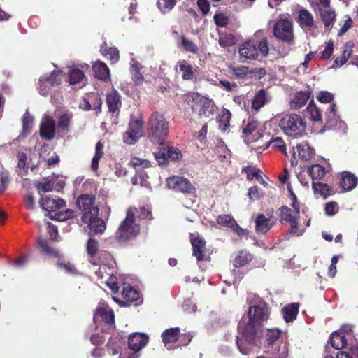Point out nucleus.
I'll use <instances>...</instances> for the list:
<instances>
[{"label": "nucleus", "instance_id": "nucleus-18", "mask_svg": "<svg viewBox=\"0 0 358 358\" xmlns=\"http://www.w3.org/2000/svg\"><path fill=\"white\" fill-rule=\"evenodd\" d=\"M39 203L43 210L48 212H54L66 206V201L57 196L55 198L50 196L41 197Z\"/></svg>", "mask_w": 358, "mask_h": 358}, {"label": "nucleus", "instance_id": "nucleus-57", "mask_svg": "<svg viewBox=\"0 0 358 358\" xmlns=\"http://www.w3.org/2000/svg\"><path fill=\"white\" fill-rule=\"evenodd\" d=\"M10 182L9 172L3 169L0 172V194H3Z\"/></svg>", "mask_w": 358, "mask_h": 358}, {"label": "nucleus", "instance_id": "nucleus-30", "mask_svg": "<svg viewBox=\"0 0 358 358\" xmlns=\"http://www.w3.org/2000/svg\"><path fill=\"white\" fill-rule=\"evenodd\" d=\"M299 305L296 303H292L282 309L283 318L286 322H291L294 321L299 313Z\"/></svg>", "mask_w": 358, "mask_h": 358}, {"label": "nucleus", "instance_id": "nucleus-62", "mask_svg": "<svg viewBox=\"0 0 358 358\" xmlns=\"http://www.w3.org/2000/svg\"><path fill=\"white\" fill-rule=\"evenodd\" d=\"M219 86L228 92L236 91L238 88V85L235 82H229L226 80H220Z\"/></svg>", "mask_w": 358, "mask_h": 358}, {"label": "nucleus", "instance_id": "nucleus-24", "mask_svg": "<svg viewBox=\"0 0 358 358\" xmlns=\"http://www.w3.org/2000/svg\"><path fill=\"white\" fill-rule=\"evenodd\" d=\"M99 318L110 326L115 324L114 313L111 309L101 306L98 307L94 315V321L96 322Z\"/></svg>", "mask_w": 358, "mask_h": 358}, {"label": "nucleus", "instance_id": "nucleus-53", "mask_svg": "<svg viewBox=\"0 0 358 358\" xmlns=\"http://www.w3.org/2000/svg\"><path fill=\"white\" fill-rule=\"evenodd\" d=\"M307 111L310 118L314 121H319L322 119V113L320 110L316 106L313 101H311L307 107Z\"/></svg>", "mask_w": 358, "mask_h": 358}, {"label": "nucleus", "instance_id": "nucleus-54", "mask_svg": "<svg viewBox=\"0 0 358 358\" xmlns=\"http://www.w3.org/2000/svg\"><path fill=\"white\" fill-rule=\"evenodd\" d=\"M72 117L73 116L71 113H64L61 115L57 123L58 128L62 131H67L69 130V127Z\"/></svg>", "mask_w": 358, "mask_h": 358}, {"label": "nucleus", "instance_id": "nucleus-59", "mask_svg": "<svg viewBox=\"0 0 358 358\" xmlns=\"http://www.w3.org/2000/svg\"><path fill=\"white\" fill-rule=\"evenodd\" d=\"M137 220H144V219H152V213L151 211L145 208V206H142L140 208H136L135 213V221Z\"/></svg>", "mask_w": 358, "mask_h": 358}, {"label": "nucleus", "instance_id": "nucleus-13", "mask_svg": "<svg viewBox=\"0 0 358 358\" xmlns=\"http://www.w3.org/2000/svg\"><path fill=\"white\" fill-rule=\"evenodd\" d=\"M143 121L140 119L131 120L127 131L123 136L124 142L134 144L141 136Z\"/></svg>", "mask_w": 358, "mask_h": 358}, {"label": "nucleus", "instance_id": "nucleus-40", "mask_svg": "<svg viewBox=\"0 0 358 358\" xmlns=\"http://www.w3.org/2000/svg\"><path fill=\"white\" fill-rule=\"evenodd\" d=\"M180 43L179 44V47L193 54H197L199 52V48L193 41L187 38L184 35L180 36Z\"/></svg>", "mask_w": 358, "mask_h": 358}, {"label": "nucleus", "instance_id": "nucleus-12", "mask_svg": "<svg viewBox=\"0 0 358 358\" xmlns=\"http://www.w3.org/2000/svg\"><path fill=\"white\" fill-rule=\"evenodd\" d=\"M266 212L267 217L264 214H259L255 220L256 231L262 235L267 234L277 222L273 208H268Z\"/></svg>", "mask_w": 358, "mask_h": 358}, {"label": "nucleus", "instance_id": "nucleus-1", "mask_svg": "<svg viewBox=\"0 0 358 358\" xmlns=\"http://www.w3.org/2000/svg\"><path fill=\"white\" fill-rule=\"evenodd\" d=\"M238 329L240 336L236 337L237 347L242 354L248 355L257 342L261 343L262 327L248 320L247 322L241 321Z\"/></svg>", "mask_w": 358, "mask_h": 358}, {"label": "nucleus", "instance_id": "nucleus-61", "mask_svg": "<svg viewBox=\"0 0 358 358\" xmlns=\"http://www.w3.org/2000/svg\"><path fill=\"white\" fill-rule=\"evenodd\" d=\"M33 124V117L29 113H26L24 114L22 117V128L24 133H28L30 131V129Z\"/></svg>", "mask_w": 358, "mask_h": 358}, {"label": "nucleus", "instance_id": "nucleus-14", "mask_svg": "<svg viewBox=\"0 0 358 358\" xmlns=\"http://www.w3.org/2000/svg\"><path fill=\"white\" fill-rule=\"evenodd\" d=\"M182 155L180 150L175 147L161 148L159 151L155 152V157L159 164H166L169 159L172 161L178 160Z\"/></svg>", "mask_w": 358, "mask_h": 358}, {"label": "nucleus", "instance_id": "nucleus-15", "mask_svg": "<svg viewBox=\"0 0 358 358\" xmlns=\"http://www.w3.org/2000/svg\"><path fill=\"white\" fill-rule=\"evenodd\" d=\"M243 134L248 141H256L262 135L259 131V122L253 117H249L248 120H244Z\"/></svg>", "mask_w": 358, "mask_h": 358}, {"label": "nucleus", "instance_id": "nucleus-9", "mask_svg": "<svg viewBox=\"0 0 358 358\" xmlns=\"http://www.w3.org/2000/svg\"><path fill=\"white\" fill-rule=\"evenodd\" d=\"M274 36L282 41L291 44L294 41L293 24L287 19L278 20L273 27Z\"/></svg>", "mask_w": 358, "mask_h": 358}, {"label": "nucleus", "instance_id": "nucleus-3", "mask_svg": "<svg viewBox=\"0 0 358 358\" xmlns=\"http://www.w3.org/2000/svg\"><path fill=\"white\" fill-rule=\"evenodd\" d=\"M184 101L192 109L193 113L200 117H208L215 113L217 107L209 98L202 96L199 93L190 92L184 96Z\"/></svg>", "mask_w": 358, "mask_h": 358}, {"label": "nucleus", "instance_id": "nucleus-52", "mask_svg": "<svg viewBox=\"0 0 358 358\" xmlns=\"http://www.w3.org/2000/svg\"><path fill=\"white\" fill-rule=\"evenodd\" d=\"M252 260V255L248 252L241 251L234 259L236 267H242L248 264Z\"/></svg>", "mask_w": 358, "mask_h": 358}, {"label": "nucleus", "instance_id": "nucleus-31", "mask_svg": "<svg viewBox=\"0 0 358 358\" xmlns=\"http://www.w3.org/2000/svg\"><path fill=\"white\" fill-rule=\"evenodd\" d=\"M122 296L125 300L124 303L137 301L140 298L139 292L130 285L124 287Z\"/></svg>", "mask_w": 358, "mask_h": 358}, {"label": "nucleus", "instance_id": "nucleus-48", "mask_svg": "<svg viewBox=\"0 0 358 358\" xmlns=\"http://www.w3.org/2000/svg\"><path fill=\"white\" fill-rule=\"evenodd\" d=\"M241 173L246 174V178L248 180H252L253 178H255L257 180H259V178H260V173L262 171L258 168L248 165L242 169Z\"/></svg>", "mask_w": 358, "mask_h": 358}, {"label": "nucleus", "instance_id": "nucleus-56", "mask_svg": "<svg viewBox=\"0 0 358 358\" xmlns=\"http://www.w3.org/2000/svg\"><path fill=\"white\" fill-rule=\"evenodd\" d=\"M334 52V42L329 41L326 43L323 51L320 52L318 57L320 59L326 60L331 58Z\"/></svg>", "mask_w": 358, "mask_h": 358}, {"label": "nucleus", "instance_id": "nucleus-43", "mask_svg": "<svg viewBox=\"0 0 358 358\" xmlns=\"http://www.w3.org/2000/svg\"><path fill=\"white\" fill-rule=\"evenodd\" d=\"M90 226L91 231L94 234H102L106 229V224L101 218H99L98 216L87 223Z\"/></svg>", "mask_w": 358, "mask_h": 358}, {"label": "nucleus", "instance_id": "nucleus-22", "mask_svg": "<svg viewBox=\"0 0 358 358\" xmlns=\"http://www.w3.org/2000/svg\"><path fill=\"white\" fill-rule=\"evenodd\" d=\"M358 183V178L355 174L349 171H343L340 173V187L344 191L352 190Z\"/></svg>", "mask_w": 358, "mask_h": 358}, {"label": "nucleus", "instance_id": "nucleus-35", "mask_svg": "<svg viewBox=\"0 0 358 358\" xmlns=\"http://www.w3.org/2000/svg\"><path fill=\"white\" fill-rule=\"evenodd\" d=\"M37 246L40 248L41 251L45 255H48L55 257L59 256V250L50 246L48 242L46 240L38 238L37 240Z\"/></svg>", "mask_w": 358, "mask_h": 358}, {"label": "nucleus", "instance_id": "nucleus-10", "mask_svg": "<svg viewBox=\"0 0 358 358\" xmlns=\"http://www.w3.org/2000/svg\"><path fill=\"white\" fill-rule=\"evenodd\" d=\"M61 71H52L49 75L41 76L38 80V92L41 96H47L52 88L61 85Z\"/></svg>", "mask_w": 358, "mask_h": 358}, {"label": "nucleus", "instance_id": "nucleus-32", "mask_svg": "<svg viewBox=\"0 0 358 358\" xmlns=\"http://www.w3.org/2000/svg\"><path fill=\"white\" fill-rule=\"evenodd\" d=\"M321 20L324 23L325 28H329L335 21L336 14L334 10L329 8H320Z\"/></svg>", "mask_w": 358, "mask_h": 358}, {"label": "nucleus", "instance_id": "nucleus-37", "mask_svg": "<svg viewBox=\"0 0 358 358\" xmlns=\"http://www.w3.org/2000/svg\"><path fill=\"white\" fill-rule=\"evenodd\" d=\"M266 101V93L264 89L259 90L252 101V108L259 110L264 106Z\"/></svg>", "mask_w": 358, "mask_h": 358}, {"label": "nucleus", "instance_id": "nucleus-34", "mask_svg": "<svg viewBox=\"0 0 358 358\" xmlns=\"http://www.w3.org/2000/svg\"><path fill=\"white\" fill-rule=\"evenodd\" d=\"M104 145L101 141H98L96 144L95 154L92 159L91 169L93 171H96L99 169V162L103 156Z\"/></svg>", "mask_w": 358, "mask_h": 358}, {"label": "nucleus", "instance_id": "nucleus-46", "mask_svg": "<svg viewBox=\"0 0 358 358\" xmlns=\"http://www.w3.org/2000/svg\"><path fill=\"white\" fill-rule=\"evenodd\" d=\"M272 147L284 154H286V144L281 137L272 138L268 143H266L265 149Z\"/></svg>", "mask_w": 358, "mask_h": 358}, {"label": "nucleus", "instance_id": "nucleus-47", "mask_svg": "<svg viewBox=\"0 0 358 358\" xmlns=\"http://www.w3.org/2000/svg\"><path fill=\"white\" fill-rule=\"evenodd\" d=\"M278 211L281 221L289 222L297 217V215L294 214V211L292 213L291 208L286 206L280 207Z\"/></svg>", "mask_w": 358, "mask_h": 358}, {"label": "nucleus", "instance_id": "nucleus-29", "mask_svg": "<svg viewBox=\"0 0 358 358\" xmlns=\"http://www.w3.org/2000/svg\"><path fill=\"white\" fill-rule=\"evenodd\" d=\"M180 336V328L173 327L164 330L162 333V339L165 345L169 343H174L178 341Z\"/></svg>", "mask_w": 358, "mask_h": 358}, {"label": "nucleus", "instance_id": "nucleus-64", "mask_svg": "<svg viewBox=\"0 0 358 358\" xmlns=\"http://www.w3.org/2000/svg\"><path fill=\"white\" fill-rule=\"evenodd\" d=\"M325 213L328 216H333L338 211V206L334 201L328 202L325 205Z\"/></svg>", "mask_w": 358, "mask_h": 358}, {"label": "nucleus", "instance_id": "nucleus-4", "mask_svg": "<svg viewBox=\"0 0 358 358\" xmlns=\"http://www.w3.org/2000/svg\"><path fill=\"white\" fill-rule=\"evenodd\" d=\"M136 207H129L125 219L120 223L115 232L117 241L124 243L134 239L140 233V224L135 221Z\"/></svg>", "mask_w": 358, "mask_h": 358}, {"label": "nucleus", "instance_id": "nucleus-58", "mask_svg": "<svg viewBox=\"0 0 358 358\" xmlns=\"http://www.w3.org/2000/svg\"><path fill=\"white\" fill-rule=\"evenodd\" d=\"M176 3V0H158L157 6L162 13L170 11Z\"/></svg>", "mask_w": 358, "mask_h": 358}, {"label": "nucleus", "instance_id": "nucleus-17", "mask_svg": "<svg viewBox=\"0 0 358 358\" xmlns=\"http://www.w3.org/2000/svg\"><path fill=\"white\" fill-rule=\"evenodd\" d=\"M40 136L42 138L50 141L55 137V122L52 117L46 116L40 125Z\"/></svg>", "mask_w": 358, "mask_h": 358}, {"label": "nucleus", "instance_id": "nucleus-25", "mask_svg": "<svg viewBox=\"0 0 358 358\" xmlns=\"http://www.w3.org/2000/svg\"><path fill=\"white\" fill-rule=\"evenodd\" d=\"M311 93L308 90L296 92L292 99L289 105L293 109H299L303 107L310 99Z\"/></svg>", "mask_w": 358, "mask_h": 358}, {"label": "nucleus", "instance_id": "nucleus-38", "mask_svg": "<svg viewBox=\"0 0 358 358\" xmlns=\"http://www.w3.org/2000/svg\"><path fill=\"white\" fill-rule=\"evenodd\" d=\"M282 331L277 328L268 329L265 334V342L269 347L273 345L281 336Z\"/></svg>", "mask_w": 358, "mask_h": 358}, {"label": "nucleus", "instance_id": "nucleus-51", "mask_svg": "<svg viewBox=\"0 0 358 358\" xmlns=\"http://www.w3.org/2000/svg\"><path fill=\"white\" fill-rule=\"evenodd\" d=\"M17 171H22L23 174H27L28 171V166L27 165V154L22 152H19L17 154Z\"/></svg>", "mask_w": 358, "mask_h": 358}, {"label": "nucleus", "instance_id": "nucleus-11", "mask_svg": "<svg viewBox=\"0 0 358 358\" xmlns=\"http://www.w3.org/2000/svg\"><path fill=\"white\" fill-rule=\"evenodd\" d=\"M269 308L263 301H259L256 304L250 306L248 310V318L252 322L262 327L264 322L269 317Z\"/></svg>", "mask_w": 358, "mask_h": 358}, {"label": "nucleus", "instance_id": "nucleus-27", "mask_svg": "<svg viewBox=\"0 0 358 358\" xmlns=\"http://www.w3.org/2000/svg\"><path fill=\"white\" fill-rule=\"evenodd\" d=\"M297 22L302 28H310L314 26L313 15L305 8L299 10Z\"/></svg>", "mask_w": 358, "mask_h": 358}, {"label": "nucleus", "instance_id": "nucleus-33", "mask_svg": "<svg viewBox=\"0 0 358 358\" xmlns=\"http://www.w3.org/2000/svg\"><path fill=\"white\" fill-rule=\"evenodd\" d=\"M296 148L298 155L303 160L308 161L315 154L314 149L306 143H300L297 145Z\"/></svg>", "mask_w": 358, "mask_h": 358}, {"label": "nucleus", "instance_id": "nucleus-26", "mask_svg": "<svg viewBox=\"0 0 358 358\" xmlns=\"http://www.w3.org/2000/svg\"><path fill=\"white\" fill-rule=\"evenodd\" d=\"M100 52L104 57L110 61L111 64H115L120 59L118 49L115 47H109L106 41L101 45Z\"/></svg>", "mask_w": 358, "mask_h": 358}, {"label": "nucleus", "instance_id": "nucleus-36", "mask_svg": "<svg viewBox=\"0 0 358 358\" xmlns=\"http://www.w3.org/2000/svg\"><path fill=\"white\" fill-rule=\"evenodd\" d=\"M180 71L182 72V78L184 80H192L194 77L193 67L185 60L179 61L178 62Z\"/></svg>", "mask_w": 358, "mask_h": 358}, {"label": "nucleus", "instance_id": "nucleus-63", "mask_svg": "<svg viewBox=\"0 0 358 358\" xmlns=\"http://www.w3.org/2000/svg\"><path fill=\"white\" fill-rule=\"evenodd\" d=\"M214 21L217 26L224 27L228 24L229 18L223 13H215L214 15Z\"/></svg>", "mask_w": 358, "mask_h": 358}, {"label": "nucleus", "instance_id": "nucleus-41", "mask_svg": "<svg viewBox=\"0 0 358 358\" xmlns=\"http://www.w3.org/2000/svg\"><path fill=\"white\" fill-rule=\"evenodd\" d=\"M314 192L320 194L324 199L332 194V189L326 183L313 182L312 185Z\"/></svg>", "mask_w": 358, "mask_h": 358}, {"label": "nucleus", "instance_id": "nucleus-5", "mask_svg": "<svg viewBox=\"0 0 358 358\" xmlns=\"http://www.w3.org/2000/svg\"><path fill=\"white\" fill-rule=\"evenodd\" d=\"M268 42L266 38L260 41L248 40L243 43L238 49L241 57L247 59L256 60L259 55L266 57L268 55Z\"/></svg>", "mask_w": 358, "mask_h": 358}, {"label": "nucleus", "instance_id": "nucleus-19", "mask_svg": "<svg viewBox=\"0 0 358 358\" xmlns=\"http://www.w3.org/2000/svg\"><path fill=\"white\" fill-rule=\"evenodd\" d=\"M148 336L142 333H134L128 339V347L134 352H138L148 343Z\"/></svg>", "mask_w": 358, "mask_h": 358}, {"label": "nucleus", "instance_id": "nucleus-42", "mask_svg": "<svg viewBox=\"0 0 358 358\" xmlns=\"http://www.w3.org/2000/svg\"><path fill=\"white\" fill-rule=\"evenodd\" d=\"M330 343L336 350L343 348L346 344L345 335L343 333H333L330 338Z\"/></svg>", "mask_w": 358, "mask_h": 358}, {"label": "nucleus", "instance_id": "nucleus-49", "mask_svg": "<svg viewBox=\"0 0 358 358\" xmlns=\"http://www.w3.org/2000/svg\"><path fill=\"white\" fill-rule=\"evenodd\" d=\"M76 217V213L72 209H66L64 211H60L55 214L52 220L59 222H64L69 219H73Z\"/></svg>", "mask_w": 358, "mask_h": 358}, {"label": "nucleus", "instance_id": "nucleus-50", "mask_svg": "<svg viewBox=\"0 0 358 358\" xmlns=\"http://www.w3.org/2000/svg\"><path fill=\"white\" fill-rule=\"evenodd\" d=\"M230 72L236 78L243 79L250 74L249 67L246 66H240L238 67L229 66Z\"/></svg>", "mask_w": 358, "mask_h": 358}, {"label": "nucleus", "instance_id": "nucleus-16", "mask_svg": "<svg viewBox=\"0 0 358 358\" xmlns=\"http://www.w3.org/2000/svg\"><path fill=\"white\" fill-rule=\"evenodd\" d=\"M191 243L192 246V255L196 257L197 261H204L209 259L206 251V241L203 238L197 236L191 238Z\"/></svg>", "mask_w": 358, "mask_h": 358}, {"label": "nucleus", "instance_id": "nucleus-45", "mask_svg": "<svg viewBox=\"0 0 358 358\" xmlns=\"http://www.w3.org/2000/svg\"><path fill=\"white\" fill-rule=\"evenodd\" d=\"M85 74L83 71L78 69H71L69 72V82L70 85H76L83 81Z\"/></svg>", "mask_w": 358, "mask_h": 358}, {"label": "nucleus", "instance_id": "nucleus-44", "mask_svg": "<svg viewBox=\"0 0 358 358\" xmlns=\"http://www.w3.org/2000/svg\"><path fill=\"white\" fill-rule=\"evenodd\" d=\"M308 173L313 180H314L324 178L326 174V171L322 166L320 164H314L308 169Z\"/></svg>", "mask_w": 358, "mask_h": 358}, {"label": "nucleus", "instance_id": "nucleus-8", "mask_svg": "<svg viewBox=\"0 0 358 358\" xmlns=\"http://www.w3.org/2000/svg\"><path fill=\"white\" fill-rule=\"evenodd\" d=\"M166 186L169 189L184 194H194L196 187L185 177L173 176L166 178Z\"/></svg>", "mask_w": 358, "mask_h": 358}, {"label": "nucleus", "instance_id": "nucleus-21", "mask_svg": "<svg viewBox=\"0 0 358 358\" xmlns=\"http://www.w3.org/2000/svg\"><path fill=\"white\" fill-rule=\"evenodd\" d=\"M216 221L218 224L231 229L238 235H242L244 233V230L237 224L236 220L229 215H220Z\"/></svg>", "mask_w": 358, "mask_h": 358}, {"label": "nucleus", "instance_id": "nucleus-6", "mask_svg": "<svg viewBox=\"0 0 358 358\" xmlns=\"http://www.w3.org/2000/svg\"><path fill=\"white\" fill-rule=\"evenodd\" d=\"M279 127L286 135L299 138L305 132L306 123L299 115L286 114L280 119Z\"/></svg>", "mask_w": 358, "mask_h": 358}, {"label": "nucleus", "instance_id": "nucleus-28", "mask_svg": "<svg viewBox=\"0 0 358 358\" xmlns=\"http://www.w3.org/2000/svg\"><path fill=\"white\" fill-rule=\"evenodd\" d=\"M99 244L98 241L90 238L87 243V253L89 262L94 265H99V262L96 260V255L98 253Z\"/></svg>", "mask_w": 358, "mask_h": 358}, {"label": "nucleus", "instance_id": "nucleus-2", "mask_svg": "<svg viewBox=\"0 0 358 358\" xmlns=\"http://www.w3.org/2000/svg\"><path fill=\"white\" fill-rule=\"evenodd\" d=\"M148 138L156 145H164L169 133V122L164 115L159 112H153L148 120Z\"/></svg>", "mask_w": 358, "mask_h": 358}, {"label": "nucleus", "instance_id": "nucleus-20", "mask_svg": "<svg viewBox=\"0 0 358 358\" xmlns=\"http://www.w3.org/2000/svg\"><path fill=\"white\" fill-rule=\"evenodd\" d=\"M106 103L108 112L116 115L120 113L122 106L121 96L116 90H113L106 96Z\"/></svg>", "mask_w": 358, "mask_h": 358}, {"label": "nucleus", "instance_id": "nucleus-23", "mask_svg": "<svg viewBox=\"0 0 358 358\" xmlns=\"http://www.w3.org/2000/svg\"><path fill=\"white\" fill-rule=\"evenodd\" d=\"M94 76L100 80H110V73L108 66L102 61H96L92 66Z\"/></svg>", "mask_w": 358, "mask_h": 358}, {"label": "nucleus", "instance_id": "nucleus-55", "mask_svg": "<svg viewBox=\"0 0 358 358\" xmlns=\"http://www.w3.org/2000/svg\"><path fill=\"white\" fill-rule=\"evenodd\" d=\"M218 43L222 48L231 47L235 44V38L232 34H221Z\"/></svg>", "mask_w": 358, "mask_h": 358}, {"label": "nucleus", "instance_id": "nucleus-39", "mask_svg": "<svg viewBox=\"0 0 358 358\" xmlns=\"http://www.w3.org/2000/svg\"><path fill=\"white\" fill-rule=\"evenodd\" d=\"M231 114L228 109L224 108L222 114L218 117L219 129L222 131H226L229 127Z\"/></svg>", "mask_w": 358, "mask_h": 358}, {"label": "nucleus", "instance_id": "nucleus-60", "mask_svg": "<svg viewBox=\"0 0 358 358\" xmlns=\"http://www.w3.org/2000/svg\"><path fill=\"white\" fill-rule=\"evenodd\" d=\"M299 215H297L296 218L289 222L291 225L289 229L287 230V235L291 234L299 236L303 234L304 229L299 230Z\"/></svg>", "mask_w": 358, "mask_h": 358}, {"label": "nucleus", "instance_id": "nucleus-7", "mask_svg": "<svg viewBox=\"0 0 358 358\" xmlns=\"http://www.w3.org/2000/svg\"><path fill=\"white\" fill-rule=\"evenodd\" d=\"M76 205L83 212L82 221L88 223L99 215V208L95 205V196L83 194L76 201Z\"/></svg>", "mask_w": 358, "mask_h": 358}]
</instances>
